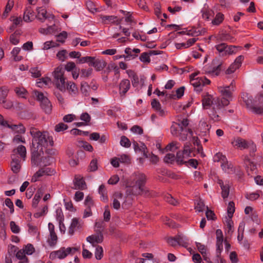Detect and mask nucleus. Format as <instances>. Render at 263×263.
<instances>
[{
    "label": "nucleus",
    "instance_id": "nucleus-9",
    "mask_svg": "<svg viewBox=\"0 0 263 263\" xmlns=\"http://www.w3.org/2000/svg\"><path fill=\"white\" fill-rule=\"evenodd\" d=\"M54 78L57 88L62 92L66 91L65 80L63 76V71L61 68L58 67L54 71Z\"/></svg>",
    "mask_w": 263,
    "mask_h": 263
},
{
    "label": "nucleus",
    "instance_id": "nucleus-52",
    "mask_svg": "<svg viewBox=\"0 0 263 263\" xmlns=\"http://www.w3.org/2000/svg\"><path fill=\"white\" fill-rule=\"evenodd\" d=\"M195 208L199 212H203L205 209L204 204L201 199L197 200L195 202Z\"/></svg>",
    "mask_w": 263,
    "mask_h": 263
},
{
    "label": "nucleus",
    "instance_id": "nucleus-16",
    "mask_svg": "<svg viewBox=\"0 0 263 263\" xmlns=\"http://www.w3.org/2000/svg\"><path fill=\"white\" fill-rule=\"evenodd\" d=\"M103 236L102 233H97V235H92L86 238V240L90 243L93 247H96V245L102 242Z\"/></svg>",
    "mask_w": 263,
    "mask_h": 263
},
{
    "label": "nucleus",
    "instance_id": "nucleus-49",
    "mask_svg": "<svg viewBox=\"0 0 263 263\" xmlns=\"http://www.w3.org/2000/svg\"><path fill=\"white\" fill-rule=\"evenodd\" d=\"M213 159L215 162H220L221 164H222V162L227 161L226 156L220 153H217L213 157Z\"/></svg>",
    "mask_w": 263,
    "mask_h": 263
},
{
    "label": "nucleus",
    "instance_id": "nucleus-11",
    "mask_svg": "<svg viewBox=\"0 0 263 263\" xmlns=\"http://www.w3.org/2000/svg\"><path fill=\"white\" fill-rule=\"evenodd\" d=\"M210 82V81L205 77L193 78L191 81V84L194 86L195 90L197 91H201V88L203 86L209 84Z\"/></svg>",
    "mask_w": 263,
    "mask_h": 263
},
{
    "label": "nucleus",
    "instance_id": "nucleus-48",
    "mask_svg": "<svg viewBox=\"0 0 263 263\" xmlns=\"http://www.w3.org/2000/svg\"><path fill=\"white\" fill-rule=\"evenodd\" d=\"M233 222L231 218L226 220V231L228 234L231 235L233 232Z\"/></svg>",
    "mask_w": 263,
    "mask_h": 263
},
{
    "label": "nucleus",
    "instance_id": "nucleus-32",
    "mask_svg": "<svg viewBox=\"0 0 263 263\" xmlns=\"http://www.w3.org/2000/svg\"><path fill=\"white\" fill-rule=\"evenodd\" d=\"M66 89L71 95H76L78 92V89L76 85L71 81L67 82L66 87Z\"/></svg>",
    "mask_w": 263,
    "mask_h": 263
},
{
    "label": "nucleus",
    "instance_id": "nucleus-19",
    "mask_svg": "<svg viewBox=\"0 0 263 263\" xmlns=\"http://www.w3.org/2000/svg\"><path fill=\"white\" fill-rule=\"evenodd\" d=\"M12 161L11 163V170L14 173H17L21 168L20 160L17 156L12 155Z\"/></svg>",
    "mask_w": 263,
    "mask_h": 263
},
{
    "label": "nucleus",
    "instance_id": "nucleus-44",
    "mask_svg": "<svg viewBox=\"0 0 263 263\" xmlns=\"http://www.w3.org/2000/svg\"><path fill=\"white\" fill-rule=\"evenodd\" d=\"M244 161L247 167L250 168L252 171L256 170V164L249 158L248 156L245 157Z\"/></svg>",
    "mask_w": 263,
    "mask_h": 263
},
{
    "label": "nucleus",
    "instance_id": "nucleus-40",
    "mask_svg": "<svg viewBox=\"0 0 263 263\" xmlns=\"http://www.w3.org/2000/svg\"><path fill=\"white\" fill-rule=\"evenodd\" d=\"M37 17L43 22L45 19H47V11L45 9L42 8H39L37 9Z\"/></svg>",
    "mask_w": 263,
    "mask_h": 263
},
{
    "label": "nucleus",
    "instance_id": "nucleus-27",
    "mask_svg": "<svg viewBox=\"0 0 263 263\" xmlns=\"http://www.w3.org/2000/svg\"><path fill=\"white\" fill-rule=\"evenodd\" d=\"M127 73L129 78H130L132 85L134 87H137L139 84V80L138 76L132 70L127 71Z\"/></svg>",
    "mask_w": 263,
    "mask_h": 263
},
{
    "label": "nucleus",
    "instance_id": "nucleus-25",
    "mask_svg": "<svg viewBox=\"0 0 263 263\" xmlns=\"http://www.w3.org/2000/svg\"><path fill=\"white\" fill-rule=\"evenodd\" d=\"M74 189L84 190L86 187V183L83 178L76 176L74 180Z\"/></svg>",
    "mask_w": 263,
    "mask_h": 263
},
{
    "label": "nucleus",
    "instance_id": "nucleus-43",
    "mask_svg": "<svg viewBox=\"0 0 263 263\" xmlns=\"http://www.w3.org/2000/svg\"><path fill=\"white\" fill-rule=\"evenodd\" d=\"M178 245L186 247L189 245V239L187 238L183 235L177 236Z\"/></svg>",
    "mask_w": 263,
    "mask_h": 263
},
{
    "label": "nucleus",
    "instance_id": "nucleus-34",
    "mask_svg": "<svg viewBox=\"0 0 263 263\" xmlns=\"http://www.w3.org/2000/svg\"><path fill=\"white\" fill-rule=\"evenodd\" d=\"M43 194H44V192L42 189H39L37 191V192L33 199V201H32V206L33 207L35 208L37 206V205L41 198L43 195Z\"/></svg>",
    "mask_w": 263,
    "mask_h": 263
},
{
    "label": "nucleus",
    "instance_id": "nucleus-26",
    "mask_svg": "<svg viewBox=\"0 0 263 263\" xmlns=\"http://www.w3.org/2000/svg\"><path fill=\"white\" fill-rule=\"evenodd\" d=\"M6 127L11 129L13 131L18 134H24L25 132V128L21 124L16 125L8 123V125Z\"/></svg>",
    "mask_w": 263,
    "mask_h": 263
},
{
    "label": "nucleus",
    "instance_id": "nucleus-51",
    "mask_svg": "<svg viewBox=\"0 0 263 263\" xmlns=\"http://www.w3.org/2000/svg\"><path fill=\"white\" fill-rule=\"evenodd\" d=\"M21 49L18 47H15L11 51V54L14 58L15 61H20L22 59L21 56H18V54L20 53Z\"/></svg>",
    "mask_w": 263,
    "mask_h": 263
},
{
    "label": "nucleus",
    "instance_id": "nucleus-41",
    "mask_svg": "<svg viewBox=\"0 0 263 263\" xmlns=\"http://www.w3.org/2000/svg\"><path fill=\"white\" fill-rule=\"evenodd\" d=\"M219 90L220 92L225 97L231 98L233 97L232 92L230 90V86L219 87Z\"/></svg>",
    "mask_w": 263,
    "mask_h": 263
},
{
    "label": "nucleus",
    "instance_id": "nucleus-2",
    "mask_svg": "<svg viewBox=\"0 0 263 263\" xmlns=\"http://www.w3.org/2000/svg\"><path fill=\"white\" fill-rule=\"evenodd\" d=\"M146 176L143 174H136L127 181L126 194L137 196L138 195H148V190L145 187Z\"/></svg>",
    "mask_w": 263,
    "mask_h": 263
},
{
    "label": "nucleus",
    "instance_id": "nucleus-35",
    "mask_svg": "<svg viewBox=\"0 0 263 263\" xmlns=\"http://www.w3.org/2000/svg\"><path fill=\"white\" fill-rule=\"evenodd\" d=\"M41 154L39 156V160L40 163L38 165H37L36 166H38V165L47 166V165H50V163L51 162V161L53 160V158L50 156H47V157L45 156V157H42L41 158Z\"/></svg>",
    "mask_w": 263,
    "mask_h": 263
},
{
    "label": "nucleus",
    "instance_id": "nucleus-3",
    "mask_svg": "<svg viewBox=\"0 0 263 263\" xmlns=\"http://www.w3.org/2000/svg\"><path fill=\"white\" fill-rule=\"evenodd\" d=\"M197 151L189 142H186L184 144L183 151H179L176 155V161L179 164L187 163L190 166L196 168L198 165V162L196 159H191L188 161L186 160L189 157H193L196 156Z\"/></svg>",
    "mask_w": 263,
    "mask_h": 263
},
{
    "label": "nucleus",
    "instance_id": "nucleus-37",
    "mask_svg": "<svg viewBox=\"0 0 263 263\" xmlns=\"http://www.w3.org/2000/svg\"><path fill=\"white\" fill-rule=\"evenodd\" d=\"M100 17L104 24L113 23L117 21V17L114 15H101Z\"/></svg>",
    "mask_w": 263,
    "mask_h": 263
},
{
    "label": "nucleus",
    "instance_id": "nucleus-38",
    "mask_svg": "<svg viewBox=\"0 0 263 263\" xmlns=\"http://www.w3.org/2000/svg\"><path fill=\"white\" fill-rule=\"evenodd\" d=\"M80 90L85 97L88 96L90 90L89 85L86 82H82L81 83Z\"/></svg>",
    "mask_w": 263,
    "mask_h": 263
},
{
    "label": "nucleus",
    "instance_id": "nucleus-46",
    "mask_svg": "<svg viewBox=\"0 0 263 263\" xmlns=\"http://www.w3.org/2000/svg\"><path fill=\"white\" fill-rule=\"evenodd\" d=\"M224 19V15L221 13H218L212 21V23L214 25H218L221 24Z\"/></svg>",
    "mask_w": 263,
    "mask_h": 263
},
{
    "label": "nucleus",
    "instance_id": "nucleus-24",
    "mask_svg": "<svg viewBox=\"0 0 263 263\" xmlns=\"http://www.w3.org/2000/svg\"><path fill=\"white\" fill-rule=\"evenodd\" d=\"M81 226L78 219L76 218H73L70 226L69 228V234L71 235H72L74 234V231L79 229L81 228Z\"/></svg>",
    "mask_w": 263,
    "mask_h": 263
},
{
    "label": "nucleus",
    "instance_id": "nucleus-1",
    "mask_svg": "<svg viewBox=\"0 0 263 263\" xmlns=\"http://www.w3.org/2000/svg\"><path fill=\"white\" fill-rule=\"evenodd\" d=\"M30 134L32 137L31 162L34 165H37L40 163V155L43 153L44 149L53 145V141L48 132L40 131L34 127L30 128Z\"/></svg>",
    "mask_w": 263,
    "mask_h": 263
},
{
    "label": "nucleus",
    "instance_id": "nucleus-18",
    "mask_svg": "<svg viewBox=\"0 0 263 263\" xmlns=\"http://www.w3.org/2000/svg\"><path fill=\"white\" fill-rule=\"evenodd\" d=\"M106 63L102 59H96L93 57V60L90 66H93L97 71H101L106 66Z\"/></svg>",
    "mask_w": 263,
    "mask_h": 263
},
{
    "label": "nucleus",
    "instance_id": "nucleus-61",
    "mask_svg": "<svg viewBox=\"0 0 263 263\" xmlns=\"http://www.w3.org/2000/svg\"><path fill=\"white\" fill-rule=\"evenodd\" d=\"M176 160V157L173 154L168 153L164 158V161L166 163H172Z\"/></svg>",
    "mask_w": 263,
    "mask_h": 263
},
{
    "label": "nucleus",
    "instance_id": "nucleus-54",
    "mask_svg": "<svg viewBox=\"0 0 263 263\" xmlns=\"http://www.w3.org/2000/svg\"><path fill=\"white\" fill-rule=\"evenodd\" d=\"M57 236L55 233H50V237L48 239V242L50 246H54L57 241Z\"/></svg>",
    "mask_w": 263,
    "mask_h": 263
},
{
    "label": "nucleus",
    "instance_id": "nucleus-14",
    "mask_svg": "<svg viewBox=\"0 0 263 263\" xmlns=\"http://www.w3.org/2000/svg\"><path fill=\"white\" fill-rule=\"evenodd\" d=\"M210 127L211 126L208 124L204 119L201 120L198 129V132L200 133L199 135L203 137L208 135L209 133Z\"/></svg>",
    "mask_w": 263,
    "mask_h": 263
},
{
    "label": "nucleus",
    "instance_id": "nucleus-50",
    "mask_svg": "<svg viewBox=\"0 0 263 263\" xmlns=\"http://www.w3.org/2000/svg\"><path fill=\"white\" fill-rule=\"evenodd\" d=\"M0 104H1L3 107L6 109L15 107L11 100H0Z\"/></svg>",
    "mask_w": 263,
    "mask_h": 263
},
{
    "label": "nucleus",
    "instance_id": "nucleus-31",
    "mask_svg": "<svg viewBox=\"0 0 263 263\" xmlns=\"http://www.w3.org/2000/svg\"><path fill=\"white\" fill-rule=\"evenodd\" d=\"M151 105L156 111H157L160 116H163L164 114V111L162 109L161 104L157 100H153L151 102Z\"/></svg>",
    "mask_w": 263,
    "mask_h": 263
},
{
    "label": "nucleus",
    "instance_id": "nucleus-12",
    "mask_svg": "<svg viewBox=\"0 0 263 263\" xmlns=\"http://www.w3.org/2000/svg\"><path fill=\"white\" fill-rule=\"evenodd\" d=\"M244 56L240 55L237 57L234 62L232 63L226 71L227 74H230L234 73L236 69H238L241 65L244 60Z\"/></svg>",
    "mask_w": 263,
    "mask_h": 263
},
{
    "label": "nucleus",
    "instance_id": "nucleus-58",
    "mask_svg": "<svg viewBox=\"0 0 263 263\" xmlns=\"http://www.w3.org/2000/svg\"><path fill=\"white\" fill-rule=\"evenodd\" d=\"M10 20L13 22V25L11 28H14L17 25H20L22 22V20L21 17L11 16Z\"/></svg>",
    "mask_w": 263,
    "mask_h": 263
},
{
    "label": "nucleus",
    "instance_id": "nucleus-33",
    "mask_svg": "<svg viewBox=\"0 0 263 263\" xmlns=\"http://www.w3.org/2000/svg\"><path fill=\"white\" fill-rule=\"evenodd\" d=\"M98 192L101 195V199L104 202H107L108 200L107 192L104 184H101L98 190Z\"/></svg>",
    "mask_w": 263,
    "mask_h": 263
},
{
    "label": "nucleus",
    "instance_id": "nucleus-39",
    "mask_svg": "<svg viewBox=\"0 0 263 263\" xmlns=\"http://www.w3.org/2000/svg\"><path fill=\"white\" fill-rule=\"evenodd\" d=\"M178 34H187L189 36H197L199 35L200 33L199 30H197L196 29H192L189 30L182 31L177 32Z\"/></svg>",
    "mask_w": 263,
    "mask_h": 263
},
{
    "label": "nucleus",
    "instance_id": "nucleus-5",
    "mask_svg": "<svg viewBox=\"0 0 263 263\" xmlns=\"http://www.w3.org/2000/svg\"><path fill=\"white\" fill-rule=\"evenodd\" d=\"M232 145L240 149H248L250 155L253 157L256 150V145L252 141H248L240 137L234 138L231 142Z\"/></svg>",
    "mask_w": 263,
    "mask_h": 263
},
{
    "label": "nucleus",
    "instance_id": "nucleus-22",
    "mask_svg": "<svg viewBox=\"0 0 263 263\" xmlns=\"http://www.w3.org/2000/svg\"><path fill=\"white\" fill-rule=\"evenodd\" d=\"M34 13L31 6L26 7L23 16L24 21L26 22H31L33 19Z\"/></svg>",
    "mask_w": 263,
    "mask_h": 263
},
{
    "label": "nucleus",
    "instance_id": "nucleus-36",
    "mask_svg": "<svg viewBox=\"0 0 263 263\" xmlns=\"http://www.w3.org/2000/svg\"><path fill=\"white\" fill-rule=\"evenodd\" d=\"M14 92L18 97L26 99L28 96L27 91L23 87H17L14 89Z\"/></svg>",
    "mask_w": 263,
    "mask_h": 263
},
{
    "label": "nucleus",
    "instance_id": "nucleus-15",
    "mask_svg": "<svg viewBox=\"0 0 263 263\" xmlns=\"http://www.w3.org/2000/svg\"><path fill=\"white\" fill-rule=\"evenodd\" d=\"M78 250V249L76 248H70L68 247L66 249L65 248H62L59 250L57 251V254L58 255V258L60 259L64 258L67 256L68 254L70 253H74Z\"/></svg>",
    "mask_w": 263,
    "mask_h": 263
},
{
    "label": "nucleus",
    "instance_id": "nucleus-29",
    "mask_svg": "<svg viewBox=\"0 0 263 263\" xmlns=\"http://www.w3.org/2000/svg\"><path fill=\"white\" fill-rule=\"evenodd\" d=\"M13 154L12 155H19L20 157L25 160L26 156V147L23 145H19L16 149H14L13 151Z\"/></svg>",
    "mask_w": 263,
    "mask_h": 263
},
{
    "label": "nucleus",
    "instance_id": "nucleus-59",
    "mask_svg": "<svg viewBox=\"0 0 263 263\" xmlns=\"http://www.w3.org/2000/svg\"><path fill=\"white\" fill-rule=\"evenodd\" d=\"M120 143L122 146L125 147H129L131 145V143L129 140L124 136H122L121 137V140Z\"/></svg>",
    "mask_w": 263,
    "mask_h": 263
},
{
    "label": "nucleus",
    "instance_id": "nucleus-20",
    "mask_svg": "<svg viewBox=\"0 0 263 263\" xmlns=\"http://www.w3.org/2000/svg\"><path fill=\"white\" fill-rule=\"evenodd\" d=\"M123 194L120 192H117L114 193L112 196V206L116 210H119L120 208V200L122 201Z\"/></svg>",
    "mask_w": 263,
    "mask_h": 263
},
{
    "label": "nucleus",
    "instance_id": "nucleus-23",
    "mask_svg": "<svg viewBox=\"0 0 263 263\" xmlns=\"http://www.w3.org/2000/svg\"><path fill=\"white\" fill-rule=\"evenodd\" d=\"M52 84V81L51 80L48 78H42L41 79H39L37 80L36 82V85L37 87H41V88H46L50 87Z\"/></svg>",
    "mask_w": 263,
    "mask_h": 263
},
{
    "label": "nucleus",
    "instance_id": "nucleus-55",
    "mask_svg": "<svg viewBox=\"0 0 263 263\" xmlns=\"http://www.w3.org/2000/svg\"><path fill=\"white\" fill-rule=\"evenodd\" d=\"M234 212H235L234 203L232 201H231L229 203V204L228 206V215L229 218H232Z\"/></svg>",
    "mask_w": 263,
    "mask_h": 263
},
{
    "label": "nucleus",
    "instance_id": "nucleus-64",
    "mask_svg": "<svg viewBox=\"0 0 263 263\" xmlns=\"http://www.w3.org/2000/svg\"><path fill=\"white\" fill-rule=\"evenodd\" d=\"M9 92V89L6 86L0 87V99H5Z\"/></svg>",
    "mask_w": 263,
    "mask_h": 263
},
{
    "label": "nucleus",
    "instance_id": "nucleus-63",
    "mask_svg": "<svg viewBox=\"0 0 263 263\" xmlns=\"http://www.w3.org/2000/svg\"><path fill=\"white\" fill-rule=\"evenodd\" d=\"M24 252L27 255H31L34 252V248L31 244H28L23 248Z\"/></svg>",
    "mask_w": 263,
    "mask_h": 263
},
{
    "label": "nucleus",
    "instance_id": "nucleus-45",
    "mask_svg": "<svg viewBox=\"0 0 263 263\" xmlns=\"http://www.w3.org/2000/svg\"><path fill=\"white\" fill-rule=\"evenodd\" d=\"M180 147V144L176 141H173L166 147V151H174Z\"/></svg>",
    "mask_w": 263,
    "mask_h": 263
},
{
    "label": "nucleus",
    "instance_id": "nucleus-42",
    "mask_svg": "<svg viewBox=\"0 0 263 263\" xmlns=\"http://www.w3.org/2000/svg\"><path fill=\"white\" fill-rule=\"evenodd\" d=\"M14 6V1L13 0H8L7 4L5 7V11L3 13V16L4 17H6L8 16V13L11 10L12 8Z\"/></svg>",
    "mask_w": 263,
    "mask_h": 263
},
{
    "label": "nucleus",
    "instance_id": "nucleus-56",
    "mask_svg": "<svg viewBox=\"0 0 263 263\" xmlns=\"http://www.w3.org/2000/svg\"><path fill=\"white\" fill-rule=\"evenodd\" d=\"M103 250L101 246H97L95 251V257L97 259L100 260L103 257Z\"/></svg>",
    "mask_w": 263,
    "mask_h": 263
},
{
    "label": "nucleus",
    "instance_id": "nucleus-28",
    "mask_svg": "<svg viewBox=\"0 0 263 263\" xmlns=\"http://www.w3.org/2000/svg\"><path fill=\"white\" fill-rule=\"evenodd\" d=\"M133 195H129L126 193V196L124 198H122V207L123 209H127L131 205L133 201Z\"/></svg>",
    "mask_w": 263,
    "mask_h": 263
},
{
    "label": "nucleus",
    "instance_id": "nucleus-21",
    "mask_svg": "<svg viewBox=\"0 0 263 263\" xmlns=\"http://www.w3.org/2000/svg\"><path fill=\"white\" fill-rule=\"evenodd\" d=\"M41 108L46 114L50 113L52 105L49 100H37Z\"/></svg>",
    "mask_w": 263,
    "mask_h": 263
},
{
    "label": "nucleus",
    "instance_id": "nucleus-7",
    "mask_svg": "<svg viewBox=\"0 0 263 263\" xmlns=\"http://www.w3.org/2000/svg\"><path fill=\"white\" fill-rule=\"evenodd\" d=\"M229 103V100H202V106L204 109L212 108L215 111L227 105Z\"/></svg>",
    "mask_w": 263,
    "mask_h": 263
},
{
    "label": "nucleus",
    "instance_id": "nucleus-17",
    "mask_svg": "<svg viewBox=\"0 0 263 263\" xmlns=\"http://www.w3.org/2000/svg\"><path fill=\"white\" fill-rule=\"evenodd\" d=\"M130 87L129 80L124 79L122 80L119 84V93L121 97L124 96Z\"/></svg>",
    "mask_w": 263,
    "mask_h": 263
},
{
    "label": "nucleus",
    "instance_id": "nucleus-53",
    "mask_svg": "<svg viewBox=\"0 0 263 263\" xmlns=\"http://www.w3.org/2000/svg\"><path fill=\"white\" fill-rule=\"evenodd\" d=\"M29 71L31 73V76L33 78H37L40 77L42 75L41 71L37 67H31Z\"/></svg>",
    "mask_w": 263,
    "mask_h": 263
},
{
    "label": "nucleus",
    "instance_id": "nucleus-8",
    "mask_svg": "<svg viewBox=\"0 0 263 263\" xmlns=\"http://www.w3.org/2000/svg\"><path fill=\"white\" fill-rule=\"evenodd\" d=\"M222 62L218 59H214L210 64L205 65L203 70L206 73L211 74L212 76H218L221 71Z\"/></svg>",
    "mask_w": 263,
    "mask_h": 263
},
{
    "label": "nucleus",
    "instance_id": "nucleus-6",
    "mask_svg": "<svg viewBox=\"0 0 263 263\" xmlns=\"http://www.w3.org/2000/svg\"><path fill=\"white\" fill-rule=\"evenodd\" d=\"M216 50L218 51L220 56L224 57L236 54L238 49L241 47L234 45H228L226 43H220L215 46Z\"/></svg>",
    "mask_w": 263,
    "mask_h": 263
},
{
    "label": "nucleus",
    "instance_id": "nucleus-10",
    "mask_svg": "<svg viewBox=\"0 0 263 263\" xmlns=\"http://www.w3.org/2000/svg\"><path fill=\"white\" fill-rule=\"evenodd\" d=\"M243 103L246 107L256 114L263 113V103L259 102L257 100H244Z\"/></svg>",
    "mask_w": 263,
    "mask_h": 263
},
{
    "label": "nucleus",
    "instance_id": "nucleus-30",
    "mask_svg": "<svg viewBox=\"0 0 263 263\" xmlns=\"http://www.w3.org/2000/svg\"><path fill=\"white\" fill-rule=\"evenodd\" d=\"M221 166L223 171L228 174H233L235 172L233 165L231 163H229L227 160L226 162H222Z\"/></svg>",
    "mask_w": 263,
    "mask_h": 263
},
{
    "label": "nucleus",
    "instance_id": "nucleus-4",
    "mask_svg": "<svg viewBox=\"0 0 263 263\" xmlns=\"http://www.w3.org/2000/svg\"><path fill=\"white\" fill-rule=\"evenodd\" d=\"M189 120L187 119H178L177 122H173L171 127L173 136L179 137L181 141L187 140L189 135L192 136L193 132L188 128Z\"/></svg>",
    "mask_w": 263,
    "mask_h": 263
},
{
    "label": "nucleus",
    "instance_id": "nucleus-13",
    "mask_svg": "<svg viewBox=\"0 0 263 263\" xmlns=\"http://www.w3.org/2000/svg\"><path fill=\"white\" fill-rule=\"evenodd\" d=\"M53 172L54 171L49 167H43L34 174L31 179V181L35 182L40 177H42L44 175H51L53 174Z\"/></svg>",
    "mask_w": 263,
    "mask_h": 263
},
{
    "label": "nucleus",
    "instance_id": "nucleus-57",
    "mask_svg": "<svg viewBox=\"0 0 263 263\" xmlns=\"http://www.w3.org/2000/svg\"><path fill=\"white\" fill-rule=\"evenodd\" d=\"M56 219L58 222L63 221L64 220V215L63 211L61 208H58L56 209Z\"/></svg>",
    "mask_w": 263,
    "mask_h": 263
},
{
    "label": "nucleus",
    "instance_id": "nucleus-47",
    "mask_svg": "<svg viewBox=\"0 0 263 263\" xmlns=\"http://www.w3.org/2000/svg\"><path fill=\"white\" fill-rule=\"evenodd\" d=\"M222 192H221V195L222 197L225 199L227 198L229 195V192H230V186L229 182L226 183L224 186H222L221 188Z\"/></svg>",
    "mask_w": 263,
    "mask_h": 263
},
{
    "label": "nucleus",
    "instance_id": "nucleus-62",
    "mask_svg": "<svg viewBox=\"0 0 263 263\" xmlns=\"http://www.w3.org/2000/svg\"><path fill=\"white\" fill-rule=\"evenodd\" d=\"M164 199L166 202L174 205H176L178 203V201L174 198L172 195L170 194L165 195L164 197Z\"/></svg>",
    "mask_w": 263,
    "mask_h": 263
},
{
    "label": "nucleus",
    "instance_id": "nucleus-60",
    "mask_svg": "<svg viewBox=\"0 0 263 263\" xmlns=\"http://www.w3.org/2000/svg\"><path fill=\"white\" fill-rule=\"evenodd\" d=\"M57 41L63 43L65 42V39L67 37V32L63 31L59 34L57 36Z\"/></svg>",
    "mask_w": 263,
    "mask_h": 263
}]
</instances>
